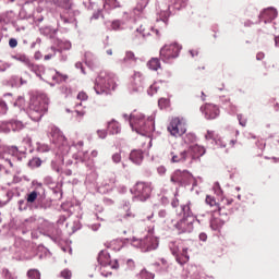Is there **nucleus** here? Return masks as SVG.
<instances>
[{
    "mask_svg": "<svg viewBox=\"0 0 279 279\" xmlns=\"http://www.w3.org/2000/svg\"><path fill=\"white\" fill-rule=\"evenodd\" d=\"M49 108V97L38 94L31 98L27 114L32 121H40Z\"/></svg>",
    "mask_w": 279,
    "mask_h": 279,
    "instance_id": "1",
    "label": "nucleus"
},
{
    "mask_svg": "<svg viewBox=\"0 0 279 279\" xmlns=\"http://www.w3.org/2000/svg\"><path fill=\"white\" fill-rule=\"evenodd\" d=\"M117 89V80L114 74L102 71L95 80L94 90L96 95H110Z\"/></svg>",
    "mask_w": 279,
    "mask_h": 279,
    "instance_id": "2",
    "label": "nucleus"
},
{
    "mask_svg": "<svg viewBox=\"0 0 279 279\" xmlns=\"http://www.w3.org/2000/svg\"><path fill=\"white\" fill-rule=\"evenodd\" d=\"M278 16V11L275 8H267L259 14V23L266 25V32L268 34H278L279 24L271 21Z\"/></svg>",
    "mask_w": 279,
    "mask_h": 279,
    "instance_id": "3",
    "label": "nucleus"
},
{
    "mask_svg": "<svg viewBox=\"0 0 279 279\" xmlns=\"http://www.w3.org/2000/svg\"><path fill=\"white\" fill-rule=\"evenodd\" d=\"M180 51H182L180 44H166L159 51L160 60L169 64V62L180 57Z\"/></svg>",
    "mask_w": 279,
    "mask_h": 279,
    "instance_id": "4",
    "label": "nucleus"
},
{
    "mask_svg": "<svg viewBox=\"0 0 279 279\" xmlns=\"http://www.w3.org/2000/svg\"><path fill=\"white\" fill-rule=\"evenodd\" d=\"M170 182L178 186H189L193 182L192 186H197V180L187 170H175L170 178Z\"/></svg>",
    "mask_w": 279,
    "mask_h": 279,
    "instance_id": "5",
    "label": "nucleus"
},
{
    "mask_svg": "<svg viewBox=\"0 0 279 279\" xmlns=\"http://www.w3.org/2000/svg\"><path fill=\"white\" fill-rule=\"evenodd\" d=\"M51 136L52 143L57 145L60 154L62 156H66V154H69V150L71 149V146H69V142L66 141L64 134H62V131H60V129H58L57 126H52Z\"/></svg>",
    "mask_w": 279,
    "mask_h": 279,
    "instance_id": "6",
    "label": "nucleus"
},
{
    "mask_svg": "<svg viewBox=\"0 0 279 279\" xmlns=\"http://www.w3.org/2000/svg\"><path fill=\"white\" fill-rule=\"evenodd\" d=\"M142 122L144 123L142 126V136L147 138L148 145L147 147H151V133L156 130V123L154 122V116H149L145 119V116H141Z\"/></svg>",
    "mask_w": 279,
    "mask_h": 279,
    "instance_id": "7",
    "label": "nucleus"
},
{
    "mask_svg": "<svg viewBox=\"0 0 279 279\" xmlns=\"http://www.w3.org/2000/svg\"><path fill=\"white\" fill-rule=\"evenodd\" d=\"M147 235L142 241V252H151L158 248V239L154 236V226L149 225Z\"/></svg>",
    "mask_w": 279,
    "mask_h": 279,
    "instance_id": "8",
    "label": "nucleus"
},
{
    "mask_svg": "<svg viewBox=\"0 0 279 279\" xmlns=\"http://www.w3.org/2000/svg\"><path fill=\"white\" fill-rule=\"evenodd\" d=\"M10 156L20 159L21 151L19 150V147L0 145V160H5V162H8L10 167H14V165L12 163V159H10Z\"/></svg>",
    "mask_w": 279,
    "mask_h": 279,
    "instance_id": "9",
    "label": "nucleus"
},
{
    "mask_svg": "<svg viewBox=\"0 0 279 279\" xmlns=\"http://www.w3.org/2000/svg\"><path fill=\"white\" fill-rule=\"evenodd\" d=\"M168 131L172 136H182V134H186V121L180 118L172 119L168 126Z\"/></svg>",
    "mask_w": 279,
    "mask_h": 279,
    "instance_id": "10",
    "label": "nucleus"
},
{
    "mask_svg": "<svg viewBox=\"0 0 279 279\" xmlns=\"http://www.w3.org/2000/svg\"><path fill=\"white\" fill-rule=\"evenodd\" d=\"M11 130L13 132H21V130H25V123L19 120L4 121L0 123V132L4 134H10Z\"/></svg>",
    "mask_w": 279,
    "mask_h": 279,
    "instance_id": "11",
    "label": "nucleus"
},
{
    "mask_svg": "<svg viewBox=\"0 0 279 279\" xmlns=\"http://www.w3.org/2000/svg\"><path fill=\"white\" fill-rule=\"evenodd\" d=\"M221 208L219 210L214 211V216L210 218V228L211 230H219V228L223 227V223H226V218L228 217V214H222Z\"/></svg>",
    "mask_w": 279,
    "mask_h": 279,
    "instance_id": "12",
    "label": "nucleus"
},
{
    "mask_svg": "<svg viewBox=\"0 0 279 279\" xmlns=\"http://www.w3.org/2000/svg\"><path fill=\"white\" fill-rule=\"evenodd\" d=\"M122 117L125 121H129L131 130L133 132H136V134H141V114L140 113H136V111H134L130 116H128V113H124Z\"/></svg>",
    "mask_w": 279,
    "mask_h": 279,
    "instance_id": "13",
    "label": "nucleus"
},
{
    "mask_svg": "<svg viewBox=\"0 0 279 279\" xmlns=\"http://www.w3.org/2000/svg\"><path fill=\"white\" fill-rule=\"evenodd\" d=\"M11 58L17 62H22V64H25V66H27L29 71H33V73H38L40 70V66L32 63V60H29V57L26 54L17 53L13 54Z\"/></svg>",
    "mask_w": 279,
    "mask_h": 279,
    "instance_id": "14",
    "label": "nucleus"
},
{
    "mask_svg": "<svg viewBox=\"0 0 279 279\" xmlns=\"http://www.w3.org/2000/svg\"><path fill=\"white\" fill-rule=\"evenodd\" d=\"M201 112H203L207 120L217 119V117H219V107H217V105L206 104L201 107Z\"/></svg>",
    "mask_w": 279,
    "mask_h": 279,
    "instance_id": "15",
    "label": "nucleus"
},
{
    "mask_svg": "<svg viewBox=\"0 0 279 279\" xmlns=\"http://www.w3.org/2000/svg\"><path fill=\"white\" fill-rule=\"evenodd\" d=\"M98 263L101 267H110L111 269H119V263L116 260L112 265V260L110 259V254L107 251H101L98 254Z\"/></svg>",
    "mask_w": 279,
    "mask_h": 279,
    "instance_id": "16",
    "label": "nucleus"
},
{
    "mask_svg": "<svg viewBox=\"0 0 279 279\" xmlns=\"http://www.w3.org/2000/svg\"><path fill=\"white\" fill-rule=\"evenodd\" d=\"M194 222L195 218H182L175 223V228L177 230H179L180 233L193 232Z\"/></svg>",
    "mask_w": 279,
    "mask_h": 279,
    "instance_id": "17",
    "label": "nucleus"
},
{
    "mask_svg": "<svg viewBox=\"0 0 279 279\" xmlns=\"http://www.w3.org/2000/svg\"><path fill=\"white\" fill-rule=\"evenodd\" d=\"M72 147H74L75 149H78L77 153L73 155V158L75 160H80L81 162H86L87 160H90V155H88V151L82 150V148L84 147L83 141L77 142Z\"/></svg>",
    "mask_w": 279,
    "mask_h": 279,
    "instance_id": "18",
    "label": "nucleus"
},
{
    "mask_svg": "<svg viewBox=\"0 0 279 279\" xmlns=\"http://www.w3.org/2000/svg\"><path fill=\"white\" fill-rule=\"evenodd\" d=\"M157 12L159 15V19H157V21H162V23L167 24V21H169V16H171V4L159 3Z\"/></svg>",
    "mask_w": 279,
    "mask_h": 279,
    "instance_id": "19",
    "label": "nucleus"
},
{
    "mask_svg": "<svg viewBox=\"0 0 279 279\" xmlns=\"http://www.w3.org/2000/svg\"><path fill=\"white\" fill-rule=\"evenodd\" d=\"M186 153L189 154V160H195V158H202V156L206 154V148H204V146L194 144L189 147Z\"/></svg>",
    "mask_w": 279,
    "mask_h": 279,
    "instance_id": "20",
    "label": "nucleus"
},
{
    "mask_svg": "<svg viewBox=\"0 0 279 279\" xmlns=\"http://www.w3.org/2000/svg\"><path fill=\"white\" fill-rule=\"evenodd\" d=\"M151 191H154V185H151V182H142V192H141L142 202H147V199L151 197Z\"/></svg>",
    "mask_w": 279,
    "mask_h": 279,
    "instance_id": "21",
    "label": "nucleus"
},
{
    "mask_svg": "<svg viewBox=\"0 0 279 279\" xmlns=\"http://www.w3.org/2000/svg\"><path fill=\"white\" fill-rule=\"evenodd\" d=\"M138 62V58L132 51H126L124 58L121 60V64L125 66H135Z\"/></svg>",
    "mask_w": 279,
    "mask_h": 279,
    "instance_id": "22",
    "label": "nucleus"
},
{
    "mask_svg": "<svg viewBox=\"0 0 279 279\" xmlns=\"http://www.w3.org/2000/svg\"><path fill=\"white\" fill-rule=\"evenodd\" d=\"M171 159L170 161L175 163V162H186L189 160V153L186 150H183L181 153H170Z\"/></svg>",
    "mask_w": 279,
    "mask_h": 279,
    "instance_id": "23",
    "label": "nucleus"
},
{
    "mask_svg": "<svg viewBox=\"0 0 279 279\" xmlns=\"http://www.w3.org/2000/svg\"><path fill=\"white\" fill-rule=\"evenodd\" d=\"M129 88L132 94L138 93V88H141V73L140 72L134 73Z\"/></svg>",
    "mask_w": 279,
    "mask_h": 279,
    "instance_id": "24",
    "label": "nucleus"
},
{
    "mask_svg": "<svg viewBox=\"0 0 279 279\" xmlns=\"http://www.w3.org/2000/svg\"><path fill=\"white\" fill-rule=\"evenodd\" d=\"M57 47H58L57 51L59 53H62V51H70L72 45H71V41L69 40L58 39Z\"/></svg>",
    "mask_w": 279,
    "mask_h": 279,
    "instance_id": "25",
    "label": "nucleus"
},
{
    "mask_svg": "<svg viewBox=\"0 0 279 279\" xmlns=\"http://www.w3.org/2000/svg\"><path fill=\"white\" fill-rule=\"evenodd\" d=\"M189 248H183L181 255L178 254L175 259L179 265H184L185 263H189Z\"/></svg>",
    "mask_w": 279,
    "mask_h": 279,
    "instance_id": "26",
    "label": "nucleus"
},
{
    "mask_svg": "<svg viewBox=\"0 0 279 279\" xmlns=\"http://www.w3.org/2000/svg\"><path fill=\"white\" fill-rule=\"evenodd\" d=\"M108 130L110 134H119V132H121V125L119 124V122H117V120H111L108 123Z\"/></svg>",
    "mask_w": 279,
    "mask_h": 279,
    "instance_id": "27",
    "label": "nucleus"
},
{
    "mask_svg": "<svg viewBox=\"0 0 279 279\" xmlns=\"http://www.w3.org/2000/svg\"><path fill=\"white\" fill-rule=\"evenodd\" d=\"M181 208H182V213H183V218L195 219V216L193 215V211L191 210V202L181 206Z\"/></svg>",
    "mask_w": 279,
    "mask_h": 279,
    "instance_id": "28",
    "label": "nucleus"
},
{
    "mask_svg": "<svg viewBox=\"0 0 279 279\" xmlns=\"http://www.w3.org/2000/svg\"><path fill=\"white\" fill-rule=\"evenodd\" d=\"M174 10H182L189 5V0H169Z\"/></svg>",
    "mask_w": 279,
    "mask_h": 279,
    "instance_id": "29",
    "label": "nucleus"
},
{
    "mask_svg": "<svg viewBox=\"0 0 279 279\" xmlns=\"http://www.w3.org/2000/svg\"><path fill=\"white\" fill-rule=\"evenodd\" d=\"M14 108H19V110H25L27 108V102L25 101V97L20 96L13 104Z\"/></svg>",
    "mask_w": 279,
    "mask_h": 279,
    "instance_id": "30",
    "label": "nucleus"
},
{
    "mask_svg": "<svg viewBox=\"0 0 279 279\" xmlns=\"http://www.w3.org/2000/svg\"><path fill=\"white\" fill-rule=\"evenodd\" d=\"M130 160L134 165H140L141 162V150L138 149H133L130 154Z\"/></svg>",
    "mask_w": 279,
    "mask_h": 279,
    "instance_id": "31",
    "label": "nucleus"
},
{
    "mask_svg": "<svg viewBox=\"0 0 279 279\" xmlns=\"http://www.w3.org/2000/svg\"><path fill=\"white\" fill-rule=\"evenodd\" d=\"M1 276H2L3 279H19V276L16 275V272L11 271L8 268L2 269Z\"/></svg>",
    "mask_w": 279,
    "mask_h": 279,
    "instance_id": "32",
    "label": "nucleus"
},
{
    "mask_svg": "<svg viewBox=\"0 0 279 279\" xmlns=\"http://www.w3.org/2000/svg\"><path fill=\"white\" fill-rule=\"evenodd\" d=\"M104 8L105 10H114V8H121V4L117 0H105Z\"/></svg>",
    "mask_w": 279,
    "mask_h": 279,
    "instance_id": "33",
    "label": "nucleus"
},
{
    "mask_svg": "<svg viewBox=\"0 0 279 279\" xmlns=\"http://www.w3.org/2000/svg\"><path fill=\"white\" fill-rule=\"evenodd\" d=\"M147 66L150 71H158V69H160V60L153 58L147 62Z\"/></svg>",
    "mask_w": 279,
    "mask_h": 279,
    "instance_id": "34",
    "label": "nucleus"
},
{
    "mask_svg": "<svg viewBox=\"0 0 279 279\" xmlns=\"http://www.w3.org/2000/svg\"><path fill=\"white\" fill-rule=\"evenodd\" d=\"M40 270L36 269V268H32L29 270H27L26 272V278L28 279H40Z\"/></svg>",
    "mask_w": 279,
    "mask_h": 279,
    "instance_id": "35",
    "label": "nucleus"
},
{
    "mask_svg": "<svg viewBox=\"0 0 279 279\" xmlns=\"http://www.w3.org/2000/svg\"><path fill=\"white\" fill-rule=\"evenodd\" d=\"M56 29L51 28V26H45L40 28V34H43L44 36H49L51 38V36H56Z\"/></svg>",
    "mask_w": 279,
    "mask_h": 279,
    "instance_id": "36",
    "label": "nucleus"
},
{
    "mask_svg": "<svg viewBox=\"0 0 279 279\" xmlns=\"http://www.w3.org/2000/svg\"><path fill=\"white\" fill-rule=\"evenodd\" d=\"M59 8H63V10H68L71 14V11L73 10V0H61V4H59Z\"/></svg>",
    "mask_w": 279,
    "mask_h": 279,
    "instance_id": "37",
    "label": "nucleus"
},
{
    "mask_svg": "<svg viewBox=\"0 0 279 279\" xmlns=\"http://www.w3.org/2000/svg\"><path fill=\"white\" fill-rule=\"evenodd\" d=\"M52 80L53 82H56L57 84H60V82H66V80H69V76L63 75L60 72H54V75H52Z\"/></svg>",
    "mask_w": 279,
    "mask_h": 279,
    "instance_id": "38",
    "label": "nucleus"
},
{
    "mask_svg": "<svg viewBox=\"0 0 279 279\" xmlns=\"http://www.w3.org/2000/svg\"><path fill=\"white\" fill-rule=\"evenodd\" d=\"M11 13H2L0 14V25H8V23H10V21H12V15H10Z\"/></svg>",
    "mask_w": 279,
    "mask_h": 279,
    "instance_id": "39",
    "label": "nucleus"
},
{
    "mask_svg": "<svg viewBox=\"0 0 279 279\" xmlns=\"http://www.w3.org/2000/svg\"><path fill=\"white\" fill-rule=\"evenodd\" d=\"M205 202H206V204H207L208 206H210L211 208H213L214 206H216V208H218V210H219V208H221V207H219V204H217V201H215V197H214V196L207 195Z\"/></svg>",
    "mask_w": 279,
    "mask_h": 279,
    "instance_id": "40",
    "label": "nucleus"
},
{
    "mask_svg": "<svg viewBox=\"0 0 279 279\" xmlns=\"http://www.w3.org/2000/svg\"><path fill=\"white\" fill-rule=\"evenodd\" d=\"M183 141L186 145L191 144V143H195V141H197V137L195 136L194 133H187L184 137Z\"/></svg>",
    "mask_w": 279,
    "mask_h": 279,
    "instance_id": "41",
    "label": "nucleus"
},
{
    "mask_svg": "<svg viewBox=\"0 0 279 279\" xmlns=\"http://www.w3.org/2000/svg\"><path fill=\"white\" fill-rule=\"evenodd\" d=\"M50 149L51 148L49 147V145L43 144V143H37V151H39V154H46Z\"/></svg>",
    "mask_w": 279,
    "mask_h": 279,
    "instance_id": "42",
    "label": "nucleus"
},
{
    "mask_svg": "<svg viewBox=\"0 0 279 279\" xmlns=\"http://www.w3.org/2000/svg\"><path fill=\"white\" fill-rule=\"evenodd\" d=\"M218 137H219V135L217 133H215V131L208 130L207 133L205 134V140L214 141V143H215L216 138H218Z\"/></svg>",
    "mask_w": 279,
    "mask_h": 279,
    "instance_id": "43",
    "label": "nucleus"
},
{
    "mask_svg": "<svg viewBox=\"0 0 279 279\" xmlns=\"http://www.w3.org/2000/svg\"><path fill=\"white\" fill-rule=\"evenodd\" d=\"M169 248L171 251V254H173V256H178V253L180 252V247L178 246L177 242H170L169 243Z\"/></svg>",
    "mask_w": 279,
    "mask_h": 279,
    "instance_id": "44",
    "label": "nucleus"
},
{
    "mask_svg": "<svg viewBox=\"0 0 279 279\" xmlns=\"http://www.w3.org/2000/svg\"><path fill=\"white\" fill-rule=\"evenodd\" d=\"M160 86H158V83H154L153 85H150V87L147 89V93L150 97H154V95H156V93H158Z\"/></svg>",
    "mask_w": 279,
    "mask_h": 279,
    "instance_id": "45",
    "label": "nucleus"
},
{
    "mask_svg": "<svg viewBox=\"0 0 279 279\" xmlns=\"http://www.w3.org/2000/svg\"><path fill=\"white\" fill-rule=\"evenodd\" d=\"M38 198V192L33 191L27 195L26 202L28 204H34L36 199Z\"/></svg>",
    "mask_w": 279,
    "mask_h": 279,
    "instance_id": "46",
    "label": "nucleus"
},
{
    "mask_svg": "<svg viewBox=\"0 0 279 279\" xmlns=\"http://www.w3.org/2000/svg\"><path fill=\"white\" fill-rule=\"evenodd\" d=\"M141 278L142 279H154L155 275L153 272L147 271V269H143L141 271Z\"/></svg>",
    "mask_w": 279,
    "mask_h": 279,
    "instance_id": "47",
    "label": "nucleus"
},
{
    "mask_svg": "<svg viewBox=\"0 0 279 279\" xmlns=\"http://www.w3.org/2000/svg\"><path fill=\"white\" fill-rule=\"evenodd\" d=\"M73 276V272L69 268H65L61 271V278L63 279H71Z\"/></svg>",
    "mask_w": 279,
    "mask_h": 279,
    "instance_id": "48",
    "label": "nucleus"
},
{
    "mask_svg": "<svg viewBox=\"0 0 279 279\" xmlns=\"http://www.w3.org/2000/svg\"><path fill=\"white\" fill-rule=\"evenodd\" d=\"M10 66H12V64L0 60V73H4V71H8V69H10Z\"/></svg>",
    "mask_w": 279,
    "mask_h": 279,
    "instance_id": "49",
    "label": "nucleus"
},
{
    "mask_svg": "<svg viewBox=\"0 0 279 279\" xmlns=\"http://www.w3.org/2000/svg\"><path fill=\"white\" fill-rule=\"evenodd\" d=\"M85 64H87L89 69H93L95 66V62L90 60V52L85 53Z\"/></svg>",
    "mask_w": 279,
    "mask_h": 279,
    "instance_id": "50",
    "label": "nucleus"
},
{
    "mask_svg": "<svg viewBox=\"0 0 279 279\" xmlns=\"http://www.w3.org/2000/svg\"><path fill=\"white\" fill-rule=\"evenodd\" d=\"M238 121L242 128H245L247 125V118L243 117V114L241 113L238 114Z\"/></svg>",
    "mask_w": 279,
    "mask_h": 279,
    "instance_id": "51",
    "label": "nucleus"
},
{
    "mask_svg": "<svg viewBox=\"0 0 279 279\" xmlns=\"http://www.w3.org/2000/svg\"><path fill=\"white\" fill-rule=\"evenodd\" d=\"M214 193L218 196L223 195V191L221 190V185H219V182H216L214 184Z\"/></svg>",
    "mask_w": 279,
    "mask_h": 279,
    "instance_id": "52",
    "label": "nucleus"
},
{
    "mask_svg": "<svg viewBox=\"0 0 279 279\" xmlns=\"http://www.w3.org/2000/svg\"><path fill=\"white\" fill-rule=\"evenodd\" d=\"M8 112V105L5 101L0 100V114H7Z\"/></svg>",
    "mask_w": 279,
    "mask_h": 279,
    "instance_id": "53",
    "label": "nucleus"
},
{
    "mask_svg": "<svg viewBox=\"0 0 279 279\" xmlns=\"http://www.w3.org/2000/svg\"><path fill=\"white\" fill-rule=\"evenodd\" d=\"M158 106H159V108H167V106H169V99H167V98H160L159 100H158Z\"/></svg>",
    "mask_w": 279,
    "mask_h": 279,
    "instance_id": "54",
    "label": "nucleus"
},
{
    "mask_svg": "<svg viewBox=\"0 0 279 279\" xmlns=\"http://www.w3.org/2000/svg\"><path fill=\"white\" fill-rule=\"evenodd\" d=\"M40 165H43V161L40 160V158H33L29 161L31 167H40Z\"/></svg>",
    "mask_w": 279,
    "mask_h": 279,
    "instance_id": "55",
    "label": "nucleus"
},
{
    "mask_svg": "<svg viewBox=\"0 0 279 279\" xmlns=\"http://www.w3.org/2000/svg\"><path fill=\"white\" fill-rule=\"evenodd\" d=\"M123 25V22L116 20L111 23V28L112 29H121V26Z\"/></svg>",
    "mask_w": 279,
    "mask_h": 279,
    "instance_id": "56",
    "label": "nucleus"
},
{
    "mask_svg": "<svg viewBox=\"0 0 279 279\" xmlns=\"http://www.w3.org/2000/svg\"><path fill=\"white\" fill-rule=\"evenodd\" d=\"M50 53H48V54H46L45 57H44V60H51V58H53L54 56H56V52L58 51V50H56V47H51L50 48Z\"/></svg>",
    "mask_w": 279,
    "mask_h": 279,
    "instance_id": "57",
    "label": "nucleus"
},
{
    "mask_svg": "<svg viewBox=\"0 0 279 279\" xmlns=\"http://www.w3.org/2000/svg\"><path fill=\"white\" fill-rule=\"evenodd\" d=\"M217 147L225 148L226 147V142L221 137H217L216 141L214 142Z\"/></svg>",
    "mask_w": 279,
    "mask_h": 279,
    "instance_id": "58",
    "label": "nucleus"
},
{
    "mask_svg": "<svg viewBox=\"0 0 279 279\" xmlns=\"http://www.w3.org/2000/svg\"><path fill=\"white\" fill-rule=\"evenodd\" d=\"M19 210H27V202H25V201H23V199H21V201H19Z\"/></svg>",
    "mask_w": 279,
    "mask_h": 279,
    "instance_id": "59",
    "label": "nucleus"
},
{
    "mask_svg": "<svg viewBox=\"0 0 279 279\" xmlns=\"http://www.w3.org/2000/svg\"><path fill=\"white\" fill-rule=\"evenodd\" d=\"M131 193L135 195V197L141 195V191H138V183H136L135 186L131 189Z\"/></svg>",
    "mask_w": 279,
    "mask_h": 279,
    "instance_id": "60",
    "label": "nucleus"
},
{
    "mask_svg": "<svg viewBox=\"0 0 279 279\" xmlns=\"http://www.w3.org/2000/svg\"><path fill=\"white\" fill-rule=\"evenodd\" d=\"M77 99L80 101H86V99H88V95H86V93H84V92H80L77 95Z\"/></svg>",
    "mask_w": 279,
    "mask_h": 279,
    "instance_id": "61",
    "label": "nucleus"
},
{
    "mask_svg": "<svg viewBox=\"0 0 279 279\" xmlns=\"http://www.w3.org/2000/svg\"><path fill=\"white\" fill-rule=\"evenodd\" d=\"M112 160H113V162H116V165L121 162V154H119V153L113 154Z\"/></svg>",
    "mask_w": 279,
    "mask_h": 279,
    "instance_id": "62",
    "label": "nucleus"
},
{
    "mask_svg": "<svg viewBox=\"0 0 279 279\" xmlns=\"http://www.w3.org/2000/svg\"><path fill=\"white\" fill-rule=\"evenodd\" d=\"M61 21L63 23H75V19H73V17H65L64 15H61Z\"/></svg>",
    "mask_w": 279,
    "mask_h": 279,
    "instance_id": "63",
    "label": "nucleus"
},
{
    "mask_svg": "<svg viewBox=\"0 0 279 279\" xmlns=\"http://www.w3.org/2000/svg\"><path fill=\"white\" fill-rule=\"evenodd\" d=\"M97 134L99 138H106V136H108V133L106 132V130H98Z\"/></svg>",
    "mask_w": 279,
    "mask_h": 279,
    "instance_id": "64",
    "label": "nucleus"
}]
</instances>
